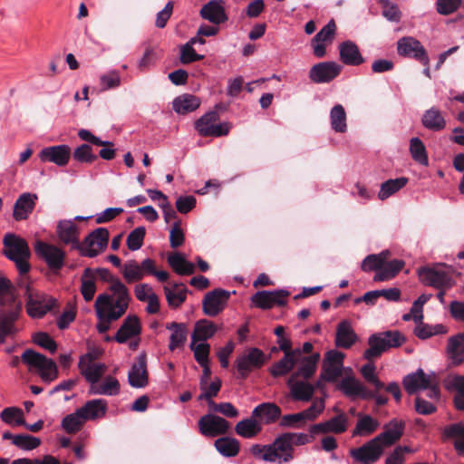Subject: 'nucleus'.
I'll return each mask as SVG.
<instances>
[{"label": "nucleus", "instance_id": "obj_1", "mask_svg": "<svg viewBox=\"0 0 464 464\" xmlns=\"http://www.w3.org/2000/svg\"><path fill=\"white\" fill-rule=\"evenodd\" d=\"M106 280L110 283L109 290L111 294H101L97 296L94 303V310L99 320L96 329L100 334L106 333L111 322L120 319L127 312L131 296L130 290L118 277L110 274L106 269Z\"/></svg>", "mask_w": 464, "mask_h": 464}, {"label": "nucleus", "instance_id": "obj_2", "mask_svg": "<svg viewBox=\"0 0 464 464\" xmlns=\"http://www.w3.org/2000/svg\"><path fill=\"white\" fill-rule=\"evenodd\" d=\"M22 311V302L15 293V288L5 277L0 276V343L6 337L16 334L14 324Z\"/></svg>", "mask_w": 464, "mask_h": 464}, {"label": "nucleus", "instance_id": "obj_3", "mask_svg": "<svg viewBox=\"0 0 464 464\" xmlns=\"http://www.w3.org/2000/svg\"><path fill=\"white\" fill-rule=\"evenodd\" d=\"M250 452L255 457L270 463L284 464L294 459V453L289 449V443L281 436L268 445H252Z\"/></svg>", "mask_w": 464, "mask_h": 464}, {"label": "nucleus", "instance_id": "obj_4", "mask_svg": "<svg viewBox=\"0 0 464 464\" xmlns=\"http://www.w3.org/2000/svg\"><path fill=\"white\" fill-rule=\"evenodd\" d=\"M18 285L24 289L26 312L32 318H42L56 304V299L34 290L26 278H22Z\"/></svg>", "mask_w": 464, "mask_h": 464}, {"label": "nucleus", "instance_id": "obj_5", "mask_svg": "<svg viewBox=\"0 0 464 464\" xmlns=\"http://www.w3.org/2000/svg\"><path fill=\"white\" fill-rule=\"evenodd\" d=\"M406 341L405 336L396 330L384 331L372 334L368 339L369 348L363 353V358L371 361L381 356L391 348H397Z\"/></svg>", "mask_w": 464, "mask_h": 464}, {"label": "nucleus", "instance_id": "obj_6", "mask_svg": "<svg viewBox=\"0 0 464 464\" xmlns=\"http://www.w3.org/2000/svg\"><path fill=\"white\" fill-rule=\"evenodd\" d=\"M418 276L423 285L439 290L450 289L454 285L451 267L443 263L420 267Z\"/></svg>", "mask_w": 464, "mask_h": 464}, {"label": "nucleus", "instance_id": "obj_7", "mask_svg": "<svg viewBox=\"0 0 464 464\" xmlns=\"http://www.w3.org/2000/svg\"><path fill=\"white\" fill-rule=\"evenodd\" d=\"M3 243L5 247V256L15 263L21 275H25L30 268L27 261L30 251L26 242L14 234H7L5 236Z\"/></svg>", "mask_w": 464, "mask_h": 464}, {"label": "nucleus", "instance_id": "obj_8", "mask_svg": "<svg viewBox=\"0 0 464 464\" xmlns=\"http://www.w3.org/2000/svg\"><path fill=\"white\" fill-rule=\"evenodd\" d=\"M21 361L28 366L29 370H36L44 381L50 382L57 377L55 362L32 349H26L23 353Z\"/></svg>", "mask_w": 464, "mask_h": 464}, {"label": "nucleus", "instance_id": "obj_9", "mask_svg": "<svg viewBox=\"0 0 464 464\" xmlns=\"http://www.w3.org/2000/svg\"><path fill=\"white\" fill-rule=\"evenodd\" d=\"M35 254L44 260L49 269L58 273L64 266L65 252L60 247L43 241H36L34 245Z\"/></svg>", "mask_w": 464, "mask_h": 464}, {"label": "nucleus", "instance_id": "obj_10", "mask_svg": "<svg viewBox=\"0 0 464 464\" xmlns=\"http://www.w3.org/2000/svg\"><path fill=\"white\" fill-rule=\"evenodd\" d=\"M108 241V230L99 227L89 234L82 244L80 243L78 250L82 256L94 257L106 248Z\"/></svg>", "mask_w": 464, "mask_h": 464}, {"label": "nucleus", "instance_id": "obj_11", "mask_svg": "<svg viewBox=\"0 0 464 464\" xmlns=\"http://www.w3.org/2000/svg\"><path fill=\"white\" fill-rule=\"evenodd\" d=\"M97 356L94 352H88L82 355L79 360L78 367L80 372L90 385L100 381L107 370L104 363L96 362Z\"/></svg>", "mask_w": 464, "mask_h": 464}, {"label": "nucleus", "instance_id": "obj_12", "mask_svg": "<svg viewBox=\"0 0 464 464\" xmlns=\"http://www.w3.org/2000/svg\"><path fill=\"white\" fill-rule=\"evenodd\" d=\"M397 52L401 56L413 58L423 65L430 63L427 52L421 43L412 36H404L397 42Z\"/></svg>", "mask_w": 464, "mask_h": 464}, {"label": "nucleus", "instance_id": "obj_13", "mask_svg": "<svg viewBox=\"0 0 464 464\" xmlns=\"http://www.w3.org/2000/svg\"><path fill=\"white\" fill-rule=\"evenodd\" d=\"M384 448L374 437L362 446L350 450V455L362 464H373L383 454Z\"/></svg>", "mask_w": 464, "mask_h": 464}, {"label": "nucleus", "instance_id": "obj_14", "mask_svg": "<svg viewBox=\"0 0 464 464\" xmlns=\"http://www.w3.org/2000/svg\"><path fill=\"white\" fill-rule=\"evenodd\" d=\"M266 362L265 353L258 348H250L236 361L237 370L242 378H246L249 372L260 368Z\"/></svg>", "mask_w": 464, "mask_h": 464}, {"label": "nucleus", "instance_id": "obj_15", "mask_svg": "<svg viewBox=\"0 0 464 464\" xmlns=\"http://www.w3.org/2000/svg\"><path fill=\"white\" fill-rule=\"evenodd\" d=\"M344 354L342 352L329 351L323 363L321 377L327 382H335L343 371Z\"/></svg>", "mask_w": 464, "mask_h": 464}, {"label": "nucleus", "instance_id": "obj_16", "mask_svg": "<svg viewBox=\"0 0 464 464\" xmlns=\"http://www.w3.org/2000/svg\"><path fill=\"white\" fill-rule=\"evenodd\" d=\"M230 424L227 420L214 414H206L198 420V429L206 437H216L227 432Z\"/></svg>", "mask_w": 464, "mask_h": 464}, {"label": "nucleus", "instance_id": "obj_17", "mask_svg": "<svg viewBox=\"0 0 464 464\" xmlns=\"http://www.w3.org/2000/svg\"><path fill=\"white\" fill-rule=\"evenodd\" d=\"M342 69V65L336 62H322L311 68L309 77L315 83H326L336 78Z\"/></svg>", "mask_w": 464, "mask_h": 464}, {"label": "nucleus", "instance_id": "obj_18", "mask_svg": "<svg viewBox=\"0 0 464 464\" xmlns=\"http://www.w3.org/2000/svg\"><path fill=\"white\" fill-rule=\"evenodd\" d=\"M350 374L344 376L338 384V389L347 397L371 399L373 392L369 391L359 380L352 374V369L348 368Z\"/></svg>", "mask_w": 464, "mask_h": 464}, {"label": "nucleus", "instance_id": "obj_19", "mask_svg": "<svg viewBox=\"0 0 464 464\" xmlns=\"http://www.w3.org/2000/svg\"><path fill=\"white\" fill-rule=\"evenodd\" d=\"M349 427V418L343 413L340 412L336 416L310 427L309 431L312 434H327L335 433L341 434L347 430Z\"/></svg>", "mask_w": 464, "mask_h": 464}, {"label": "nucleus", "instance_id": "obj_20", "mask_svg": "<svg viewBox=\"0 0 464 464\" xmlns=\"http://www.w3.org/2000/svg\"><path fill=\"white\" fill-rule=\"evenodd\" d=\"M230 293L223 289H215L208 292L202 302L203 312L208 316H216L225 308Z\"/></svg>", "mask_w": 464, "mask_h": 464}, {"label": "nucleus", "instance_id": "obj_21", "mask_svg": "<svg viewBox=\"0 0 464 464\" xmlns=\"http://www.w3.org/2000/svg\"><path fill=\"white\" fill-rule=\"evenodd\" d=\"M71 148L66 144L44 148L38 154L43 162H52L59 167L68 164L71 157Z\"/></svg>", "mask_w": 464, "mask_h": 464}, {"label": "nucleus", "instance_id": "obj_22", "mask_svg": "<svg viewBox=\"0 0 464 464\" xmlns=\"http://www.w3.org/2000/svg\"><path fill=\"white\" fill-rule=\"evenodd\" d=\"M289 292L285 290L259 291L252 296L254 304L262 309H269L275 305H285Z\"/></svg>", "mask_w": 464, "mask_h": 464}, {"label": "nucleus", "instance_id": "obj_23", "mask_svg": "<svg viewBox=\"0 0 464 464\" xmlns=\"http://www.w3.org/2000/svg\"><path fill=\"white\" fill-rule=\"evenodd\" d=\"M404 428L405 423L402 420L392 419L383 426V431L375 438L384 449L391 447L401 438Z\"/></svg>", "mask_w": 464, "mask_h": 464}, {"label": "nucleus", "instance_id": "obj_24", "mask_svg": "<svg viewBox=\"0 0 464 464\" xmlns=\"http://www.w3.org/2000/svg\"><path fill=\"white\" fill-rule=\"evenodd\" d=\"M128 381L133 388H143L148 384L147 360L145 353L140 354L128 373Z\"/></svg>", "mask_w": 464, "mask_h": 464}, {"label": "nucleus", "instance_id": "obj_25", "mask_svg": "<svg viewBox=\"0 0 464 464\" xmlns=\"http://www.w3.org/2000/svg\"><path fill=\"white\" fill-rule=\"evenodd\" d=\"M435 374H427L422 369L408 374L403 379V386L409 394H414L419 391L425 390L432 384V378Z\"/></svg>", "mask_w": 464, "mask_h": 464}, {"label": "nucleus", "instance_id": "obj_26", "mask_svg": "<svg viewBox=\"0 0 464 464\" xmlns=\"http://www.w3.org/2000/svg\"><path fill=\"white\" fill-rule=\"evenodd\" d=\"M59 239L65 245H70L72 248L80 247L79 229L71 219L62 220L57 225L56 229Z\"/></svg>", "mask_w": 464, "mask_h": 464}, {"label": "nucleus", "instance_id": "obj_27", "mask_svg": "<svg viewBox=\"0 0 464 464\" xmlns=\"http://www.w3.org/2000/svg\"><path fill=\"white\" fill-rule=\"evenodd\" d=\"M339 57L343 63L349 66H359L364 63L359 47L351 40L341 43L338 46Z\"/></svg>", "mask_w": 464, "mask_h": 464}, {"label": "nucleus", "instance_id": "obj_28", "mask_svg": "<svg viewBox=\"0 0 464 464\" xmlns=\"http://www.w3.org/2000/svg\"><path fill=\"white\" fill-rule=\"evenodd\" d=\"M140 332L141 326L139 318L136 315H128L117 331L114 339L119 343H124L129 339L139 336Z\"/></svg>", "mask_w": 464, "mask_h": 464}, {"label": "nucleus", "instance_id": "obj_29", "mask_svg": "<svg viewBox=\"0 0 464 464\" xmlns=\"http://www.w3.org/2000/svg\"><path fill=\"white\" fill-rule=\"evenodd\" d=\"M300 360V348L294 349L293 352L285 353L284 357L280 361L274 363L270 368V372L274 377L284 376L291 372Z\"/></svg>", "mask_w": 464, "mask_h": 464}, {"label": "nucleus", "instance_id": "obj_30", "mask_svg": "<svg viewBox=\"0 0 464 464\" xmlns=\"http://www.w3.org/2000/svg\"><path fill=\"white\" fill-rule=\"evenodd\" d=\"M200 14L204 19L216 24H219L227 20L224 2L222 0L209 1L201 8Z\"/></svg>", "mask_w": 464, "mask_h": 464}, {"label": "nucleus", "instance_id": "obj_31", "mask_svg": "<svg viewBox=\"0 0 464 464\" xmlns=\"http://www.w3.org/2000/svg\"><path fill=\"white\" fill-rule=\"evenodd\" d=\"M281 416V409L275 403L263 402L252 411V417L256 418L260 423L270 424Z\"/></svg>", "mask_w": 464, "mask_h": 464}, {"label": "nucleus", "instance_id": "obj_32", "mask_svg": "<svg viewBox=\"0 0 464 464\" xmlns=\"http://www.w3.org/2000/svg\"><path fill=\"white\" fill-rule=\"evenodd\" d=\"M37 196L32 193H23L14 206V218L15 220H24L28 218L35 206Z\"/></svg>", "mask_w": 464, "mask_h": 464}, {"label": "nucleus", "instance_id": "obj_33", "mask_svg": "<svg viewBox=\"0 0 464 464\" xmlns=\"http://www.w3.org/2000/svg\"><path fill=\"white\" fill-rule=\"evenodd\" d=\"M79 410L84 417L85 421L95 420L105 416L108 404L103 399H94L88 401L83 406L79 408Z\"/></svg>", "mask_w": 464, "mask_h": 464}, {"label": "nucleus", "instance_id": "obj_34", "mask_svg": "<svg viewBox=\"0 0 464 464\" xmlns=\"http://www.w3.org/2000/svg\"><path fill=\"white\" fill-rule=\"evenodd\" d=\"M120 389L119 381L112 376H107L102 382L98 381L92 385H90L89 394L115 396L119 394Z\"/></svg>", "mask_w": 464, "mask_h": 464}, {"label": "nucleus", "instance_id": "obj_35", "mask_svg": "<svg viewBox=\"0 0 464 464\" xmlns=\"http://www.w3.org/2000/svg\"><path fill=\"white\" fill-rule=\"evenodd\" d=\"M291 396L295 401H309L314 393L315 387L304 381H295L292 377L288 381Z\"/></svg>", "mask_w": 464, "mask_h": 464}, {"label": "nucleus", "instance_id": "obj_36", "mask_svg": "<svg viewBox=\"0 0 464 464\" xmlns=\"http://www.w3.org/2000/svg\"><path fill=\"white\" fill-rule=\"evenodd\" d=\"M357 340V335L354 333L349 321H342L338 324L336 328L335 344L338 347L348 349Z\"/></svg>", "mask_w": 464, "mask_h": 464}, {"label": "nucleus", "instance_id": "obj_37", "mask_svg": "<svg viewBox=\"0 0 464 464\" xmlns=\"http://www.w3.org/2000/svg\"><path fill=\"white\" fill-rule=\"evenodd\" d=\"M166 329L171 332L169 336V349L173 352L179 347L185 344L188 338V329L183 323H169L166 324Z\"/></svg>", "mask_w": 464, "mask_h": 464}, {"label": "nucleus", "instance_id": "obj_38", "mask_svg": "<svg viewBox=\"0 0 464 464\" xmlns=\"http://www.w3.org/2000/svg\"><path fill=\"white\" fill-rule=\"evenodd\" d=\"M200 105V99L192 94L185 93L178 96L172 102L173 110L179 114H186L197 110Z\"/></svg>", "mask_w": 464, "mask_h": 464}, {"label": "nucleus", "instance_id": "obj_39", "mask_svg": "<svg viewBox=\"0 0 464 464\" xmlns=\"http://www.w3.org/2000/svg\"><path fill=\"white\" fill-rule=\"evenodd\" d=\"M409 179L405 177H400L397 179H388L381 184L380 190L378 192V198L382 201L389 198L396 192L404 188Z\"/></svg>", "mask_w": 464, "mask_h": 464}, {"label": "nucleus", "instance_id": "obj_40", "mask_svg": "<svg viewBox=\"0 0 464 464\" xmlns=\"http://www.w3.org/2000/svg\"><path fill=\"white\" fill-rule=\"evenodd\" d=\"M235 430L239 436L251 439L262 430V425L256 418L251 416L237 422Z\"/></svg>", "mask_w": 464, "mask_h": 464}, {"label": "nucleus", "instance_id": "obj_41", "mask_svg": "<svg viewBox=\"0 0 464 464\" xmlns=\"http://www.w3.org/2000/svg\"><path fill=\"white\" fill-rule=\"evenodd\" d=\"M404 266V262L400 259L384 261L382 268L375 274L373 279L376 282H382L393 278Z\"/></svg>", "mask_w": 464, "mask_h": 464}, {"label": "nucleus", "instance_id": "obj_42", "mask_svg": "<svg viewBox=\"0 0 464 464\" xmlns=\"http://www.w3.org/2000/svg\"><path fill=\"white\" fill-rule=\"evenodd\" d=\"M358 421L353 436H369L373 433L380 426V422L370 415L358 414Z\"/></svg>", "mask_w": 464, "mask_h": 464}, {"label": "nucleus", "instance_id": "obj_43", "mask_svg": "<svg viewBox=\"0 0 464 464\" xmlns=\"http://www.w3.org/2000/svg\"><path fill=\"white\" fill-rule=\"evenodd\" d=\"M346 112L342 104H335L330 111L331 128L338 133H344L347 130Z\"/></svg>", "mask_w": 464, "mask_h": 464}, {"label": "nucleus", "instance_id": "obj_44", "mask_svg": "<svg viewBox=\"0 0 464 464\" xmlns=\"http://www.w3.org/2000/svg\"><path fill=\"white\" fill-rule=\"evenodd\" d=\"M217 330L214 323L206 319L199 320L195 324L191 339L192 341L206 342L216 334Z\"/></svg>", "mask_w": 464, "mask_h": 464}, {"label": "nucleus", "instance_id": "obj_45", "mask_svg": "<svg viewBox=\"0 0 464 464\" xmlns=\"http://www.w3.org/2000/svg\"><path fill=\"white\" fill-rule=\"evenodd\" d=\"M319 358V353H314L309 356L301 355V360L298 362L300 364L295 376L304 379L310 378L315 372Z\"/></svg>", "mask_w": 464, "mask_h": 464}, {"label": "nucleus", "instance_id": "obj_46", "mask_svg": "<svg viewBox=\"0 0 464 464\" xmlns=\"http://www.w3.org/2000/svg\"><path fill=\"white\" fill-rule=\"evenodd\" d=\"M448 353L454 363L459 364L464 361V334L450 338Z\"/></svg>", "mask_w": 464, "mask_h": 464}, {"label": "nucleus", "instance_id": "obj_47", "mask_svg": "<svg viewBox=\"0 0 464 464\" xmlns=\"http://www.w3.org/2000/svg\"><path fill=\"white\" fill-rule=\"evenodd\" d=\"M446 387L456 391L454 403L457 409L464 411V376H450L446 381Z\"/></svg>", "mask_w": 464, "mask_h": 464}, {"label": "nucleus", "instance_id": "obj_48", "mask_svg": "<svg viewBox=\"0 0 464 464\" xmlns=\"http://www.w3.org/2000/svg\"><path fill=\"white\" fill-rule=\"evenodd\" d=\"M422 124L425 128L437 131L445 128L446 121L439 110L430 108L422 116Z\"/></svg>", "mask_w": 464, "mask_h": 464}, {"label": "nucleus", "instance_id": "obj_49", "mask_svg": "<svg viewBox=\"0 0 464 464\" xmlns=\"http://www.w3.org/2000/svg\"><path fill=\"white\" fill-rule=\"evenodd\" d=\"M168 263L179 275H191L195 270L194 264L186 260L180 253H174L169 256Z\"/></svg>", "mask_w": 464, "mask_h": 464}, {"label": "nucleus", "instance_id": "obj_50", "mask_svg": "<svg viewBox=\"0 0 464 464\" xmlns=\"http://www.w3.org/2000/svg\"><path fill=\"white\" fill-rule=\"evenodd\" d=\"M216 450L224 457H235L239 452V442L230 437H222L215 441Z\"/></svg>", "mask_w": 464, "mask_h": 464}, {"label": "nucleus", "instance_id": "obj_51", "mask_svg": "<svg viewBox=\"0 0 464 464\" xmlns=\"http://www.w3.org/2000/svg\"><path fill=\"white\" fill-rule=\"evenodd\" d=\"M218 119L219 115L217 111H208L195 122V129L201 136L209 137L211 128H213Z\"/></svg>", "mask_w": 464, "mask_h": 464}, {"label": "nucleus", "instance_id": "obj_52", "mask_svg": "<svg viewBox=\"0 0 464 464\" xmlns=\"http://www.w3.org/2000/svg\"><path fill=\"white\" fill-rule=\"evenodd\" d=\"M85 420L79 409L66 415L62 420V428L70 434L76 433L84 424Z\"/></svg>", "mask_w": 464, "mask_h": 464}, {"label": "nucleus", "instance_id": "obj_53", "mask_svg": "<svg viewBox=\"0 0 464 464\" xmlns=\"http://www.w3.org/2000/svg\"><path fill=\"white\" fill-rule=\"evenodd\" d=\"M121 272L125 282L128 284L140 281L143 278L140 266L135 260H128L125 262L121 266Z\"/></svg>", "mask_w": 464, "mask_h": 464}, {"label": "nucleus", "instance_id": "obj_54", "mask_svg": "<svg viewBox=\"0 0 464 464\" xmlns=\"http://www.w3.org/2000/svg\"><path fill=\"white\" fill-rule=\"evenodd\" d=\"M96 279L90 268H86L82 276L81 293L86 302L91 301L96 292Z\"/></svg>", "mask_w": 464, "mask_h": 464}, {"label": "nucleus", "instance_id": "obj_55", "mask_svg": "<svg viewBox=\"0 0 464 464\" xmlns=\"http://www.w3.org/2000/svg\"><path fill=\"white\" fill-rule=\"evenodd\" d=\"M444 435L447 438H455L456 449L464 454V425L462 423H453L445 427Z\"/></svg>", "mask_w": 464, "mask_h": 464}, {"label": "nucleus", "instance_id": "obj_56", "mask_svg": "<svg viewBox=\"0 0 464 464\" xmlns=\"http://www.w3.org/2000/svg\"><path fill=\"white\" fill-rule=\"evenodd\" d=\"M410 152L416 162L423 166H427L429 164L426 148L419 138L415 137L411 139Z\"/></svg>", "mask_w": 464, "mask_h": 464}, {"label": "nucleus", "instance_id": "obj_57", "mask_svg": "<svg viewBox=\"0 0 464 464\" xmlns=\"http://www.w3.org/2000/svg\"><path fill=\"white\" fill-rule=\"evenodd\" d=\"M189 348L193 352L195 360L198 364L209 362L210 345L207 342L191 340Z\"/></svg>", "mask_w": 464, "mask_h": 464}, {"label": "nucleus", "instance_id": "obj_58", "mask_svg": "<svg viewBox=\"0 0 464 464\" xmlns=\"http://www.w3.org/2000/svg\"><path fill=\"white\" fill-rule=\"evenodd\" d=\"M388 256V251H382L378 255L367 256L362 263V269L363 271L374 270L377 273L382 268V266L383 265V262L386 261Z\"/></svg>", "mask_w": 464, "mask_h": 464}, {"label": "nucleus", "instance_id": "obj_59", "mask_svg": "<svg viewBox=\"0 0 464 464\" xmlns=\"http://www.w3.org/2000/svg\"><path fill=\"white\" fill-rule=\"evenodd\" d=\"M0 417L4 422L12 426H21L24 424L22 410L15 407L4 409Z\"/></svg>", "mask_w": 464, "mask_h": 464}, {"label": "nucleus", "instance_id": "obj_60", "mask_svg": "<svg viewBox=\"0 0 464 464\" xmlns=\"http://www.w3.org/2000/svg\"><path fill=\"white\" fill-rule=\"evenodd\" d=\"M197 38H191L187 44H185L180 50V62L182 63H189L195 61L203 59V55L198 54L193 45L197 44Z\"/></svg>", "mask_w": 464, "mask_h": 464}, {"label": "nucleus", "instance_id": "obj_61", "mask_svg": "<svg viewBox=\"0 0 464 464\" xmlns=\"http://www.w3.org/2000/svg\"><path fill=\"white\" fill-rule=\"evenodd\" d=\"M375 370V365L372 362H368L361 368V374L362 375L363 379L370 384H372L375 390L378 392L383 389L385 386L384 383L381 382L377 377Z\"/></svg>", "mask_w": 464, "mask_h": 464}, {"label": "nucleus", "instance_id": "obj_62", "mask_svg": "<svg viewBox=\"0 0 464 464\" xmlns=\"http://www.w3.org/2000/svg\"><path fill=\"white\" fill-rule=\"evenodd\" d=\"M73 159L81 163H92L98 157L92 152V149L89 144H82L77 147L73 153Z\"/></svg>", "mask_w": 464, "mask_h": 464}, {"label": "nucleus", "instance_id": "obj_63", "mask_svg": "<svg viewBox=\"0 0 464 464\" xmlns=\"http://www.w3.org/2000/svg\"><path fill=\"white\" fill-rule=\"evenodd\" d=\"M40 443V439L28 434H18L14 438V445L23 450H34Z\"/></svg>", "mask_w": 464, "mask_h": 464}, {"label": "nucleus", "instance_id": "obj_64", "mask_svg": "<svg viewBox=\"0 0 464 464\" xmlns=\"http://www.w3.org/2000/svg\"><path fill=\"white\" fill-rule=\"evenodd\" d=\"M146 230L143 227L133 229L127 237V246L131 251H136L142 246Z\"/></svg>", "mask_w": 464, "mask_h": 464}]
</instances>
